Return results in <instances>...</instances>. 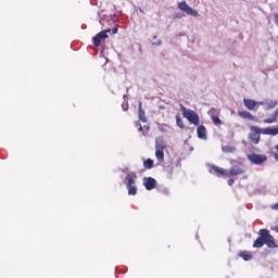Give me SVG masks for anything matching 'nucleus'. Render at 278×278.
<instances>
[{"label":"nucleus","instance_id":"f257e3e1","mask_svg":"<svg viewBox=\"0 0 278 278\" xmlns=\"http://www.w3.org/2000/svg\"><path fill=\"white\" fill-rule=\"evenodd\" d=\"M166 149V142L164 138L157 137L155 139V157L157 162H164V150Z\"/></svg>","mask_w":278,"mask_h":278},{"label":"nucleus","instance_id":"f03ea898","mask_svg":"<svg viewBox=\"0 0 278 278\" xmlns=\"http://www.w3.org/2000/svg\"><path fill=\"white\" fill-rule=\"evenodd\" d=\"M136 174H128L126 176V188L128 190V194L131 197H136V193L138 192V187H136Z\"/></svg>","mask_w":278,"mask_h":278},{"label":"nucleus","instance_id":"7ed1b4c3","mask_svg":"<svg viewBox=\"0 0 278 278\" xmlns=\"http://www.w3.org/2000/svg\"><path fill=\"white\" fill-rule=\"evenodd\" d=\"M181 112H182V116L187 118V121H189L191 125L199 126L200 121L197 112L190 109H186V106H181Z\"/></svg>","mask_w":278,"mask_h":278},{"label":"nucleus","instance_id":"20e7f679","mask_svg":"<svg viewBox=\"0 0 278 278\" xmlns=\"http://www.w3.org/2000/svg\"><path fill=\"white\" fill-rule=\"evenodd\" d=\"M260 236L265 240V244L268 247V249H277V243H275V238L271 237L268 229H261Z\"/></svg>","mask_w":278,"mask_h":278},{"label":"nucleus","instance_id":"39448f33","mask_svg":"<svg viewBox=\"0 0 278 278\" xmlns=\"http://www.w3.org/2000/svg\"><path fill=\"white\" fill-rule=\"evenodd\" d=\"M178 8L181 12L188 14V16H193V18H198V16H200L199 12L188 5L186 1L179 2Z\"/></svg>","mask_w":278,"mask_h":278},{"label":"nucleus","instance_id":"423d86ee","mask_svg":"<svg viewBox=\"0 0 278 278\" xmlns=\"http://www.w3.org/2000/svg\"><path fill=\"white\" fill-rule=\"evenodd\" d=\"M250 135H249V139L251 140V142H253L254 144H260V138H261V134H262V128L257 127V126H252L250 127Z\"/></svg>","mask_w":278,"mask_h":278},{"label":"nucleus","instance_id":"0eeeda50","mask_svg":"<svg viewBox=\"0 0 278 278\" xmlns=\"http://www.w3.org/2000/svg\"><path fill=\"white\" fill-rule=\"evenodd\" d=\"M110 31H112V30L105 29V30L98 33L97 36H94L92 38L94 47H99V45H101L102 40H105L106 38H109L108 34H110Z\"/></svg>","mask_w":278,"mask_h":278},{"label":"nucleus","instance_id":"6e6552de","mask_svg":"<svg viewBox=\"0 0 278 278\" xmlns=\"http://www.w3.org/2000/svg\"><path fill=\"white\" fill-rule=\"evenodd\" d=\"M248 160L251 162V164L260 165V164H264L267 157L266 155H262V154H249Z\"/></svg>","mask_w":278,"mask_h":278},{"label":"nucleus","instance_id":"1a4fd4ad","mask_svg":"<svg viewBox=\"0 0 278 278\" xmlns=\"http://www.w3.org/2000/svg\"><path fill=\"white\" fill-rule=\"evenodd\" d=\"M219 111L216 109H211L208 111V115L211 116V119L213 121V124L218 127V125H223V121H220V117H218Z\"/></svg>","mask_w":278,"mask_h":278},{"label":"nucleus","instance_id":"9d476101","mask_svg":"<svg viewBox=\"0 0 278 278\" xmlns=\"http://www.w3.org/2000/svg\"><path fill=\"white\" fill-rule=\"evenodd\" d=\"M243 105L247 108V110H250L251 112H256L257 110V101L253 99H243Z\"/></svg>","mask_w":278,"mask_h":278},{"label":"nucleus","instance_id":"9b49d317","mask_svg":"<svg viewBox=\"0 0 278 278\" xmlns=\"http://www.w3.org/2000/svg\"><path fill=\"white\" fill-rule=\"evenodd\" d=\"M244 173V166L242 165H235L228 173V176L236 177L238 175H242Z\"/></svg>","mask_w":278,"mask_h":278},{"label":"nucleus","instance_id":"f8f14e48","mask_svg":"<svg viewBox=\"0 0 278 278\" xmlns=\"http://www.w3.org/2000/svg\"><path fill=\"white\" fill-rule=\"evenodd\" d=\"M156 184H157V181L151 177L144 178V180H143V186H144L146 190H153V188H155Z\"/></svg>","mask_w":278,"mask_h":278},{"label":"nucleus","instance_id":"ddd939ff","mask_svg":"<svg viewBox=\"0 0 278 278\" xmlns=\"http://www.w3.org/2000/svg\"><path fill=\"white\" fill-rule=\"evenodd\" d=\"M261 132L263 136H278V127H267V128H261Z\"/></svg>","mask_w":278,"mask_h":278},{"label":"nucleus","instance_id":"4468645a","mask_svg":"<svg viewBox=\"0 0 278 278\" xmlns=\"http://www.w3.org/2000/svg\"><path fill=\"white\" fill-rule=\"evenodd\" d=\"M198 138L207 140V129H205V126H198Z\"/></svg>","mask_w":278,"mask_h":278},{"label":"nucleus","instance_id":"2eb2a0df","mask_svg":"<svg viewBox=\"0 0 278 278\" xmlns=\"http://www.w3.org/2000/svg\"><path fill=\"white\" fill-rule=\"evenodd\" d=\"M238 115H239L241 118H245L247 121H255V116H253V114H251V113L248 112V111H239V112H238Z\"/></svg>","mask_w":278,"mask_h":278},{"label":"nucleus","instance_id":"dca6fc26","mask_svg":"<svg viewBox=\"0 0 278 278\" xmlns=\"http://www.w3.org/2000/svg\"><path fill=\"white\" fill-rule=\"evenodd\" d=\"M217 173V175H222L224 177H229V173H227V169L218 167L216 165L211 166Z\"/></svg>","mask_w":278,"mask_h":278},{"label":"nucleus","instance_id":"f3484780","mask_svg":"<svg viewBox=\"0 0 278 278\" xmlns=\"http://www.w3.org/2000/svg\"><path fill=\"white\" fill-rule=\"evenodd\" d=\"M277 100H265V110H275L277 108Z\"/></svg>","mask_w":278,"mask_h":278},{"label":"nucleus","instance_id":"a211bd4d","mask_svg":"<svg viewBox=\"0 0 278 278\" xmlns=\"http://www.w3.org/2000/svg\"><path fill=\"white\" fill-rule=\"evenodd\" d=\"M264 244H265L264 237H262V235H260V237L254 241L253 248L254 249H262V247H264Z\"/></svg>","mask_w":278,"mask_h":278},{"label":"nucleus","instance_id":"6ab92c4d","mask_svg":"<svg viewBox=\"0 0 278 278\" xmlns=\"http://www.w3.org/2000/svg\"><path fill=\"white\" fill-rule=\"evenodd\" d=\"M277 116H278V113L275 112L270 117L265 118L263 123H265V125H273V123H277Z\"/></svg>","mask_w":278,"mask_h":278},{"label":"nucleus","instance_id":"aec40b11","mask_svg":"<svg viewBox=\"0 0 278 278\" xmlns=\"http://www.w3.org/2000/svg\"><path fill=\"white\" fill-rule=\"evenodd\" d=\"M139 121L147 123V116H144V110H142V102H139Z\"/></svg>","mask_w":278,"mask_h":278},{"label":"nucleus","instance_id":"412c9836","mask_svg":"<svg viewBox=\"0 0 278 278\" xmlns=\"http://www.w3.org/2000/svg\"><path fill=\"white\" fill-rule=\"evenodd\" d=\"M224 153H235L236 152V147L233 146H226L223 148Z\"/></svg>","mask_w":278,"mask_h":278},{"label":"nucleus","instance_id":"4be33fe9","mask_svg":"<svg viewBox=\"0 0 278 278\" xmlns=\"http://www.w3.org/2000/svg\"><path fill=\"white\" fill-rule=\"evenodd\" d=\"M240 256L244 260V262H249L250 260H253V255H251V253H248V252H242Z\"/></svg>","mask_w":278,"mask_h":278},{"label":"nucleus","instance_id":"5701e85b","mask_svg":"<svg viewBox=\"0 0 278 278\" xmlns=\"http://www.w3.org/2000/svg\"><path fill=\"white\" fill-rule=\"evenodd\" d=\"M144 168L151 169L153 168V160L148 159L147 161L143 162Z\"/></svg>","mask_w":278,"mask_h":278},{"label":"nucleus","instance_id":"b1692460","mask_svg":"<svg viewBox=\"0 0 278 278\" xmlns=\"http://www.w3.org/2000/svg\"><path fill=\"white\" fill-rule=\"evenodd\" d=\"M176 125L179 127V129H184V121L181 117H179V115L176 116Z\"/></svg>","mask_w":278,"mask_h":278},{"label":"nucleus","instance_id":"393cba45","mask_svg":"<svg viewBox=\"0 0 278 278\" xmlns=\"http://www.w3.org/2000/svg\"><path fill=\"white\" fill-rule=\"evenodd\" d=\"M257 104V110H260V105H263L264 108H266V101H258L256 102Z\"/></svg>","mask_w":278,"mask_h":278},{"label":"nucleus","instance_id":"a878e982","mask_svg":"<svg viewBox=\"0 0 278 278\" xmlns=\"http://www.w3.org/2000/svg\"><path fill=\"white\" fill-rule=\"evenodd\" d=\"M122 110H123L124 112H127V110H129V104L123 103V104H122Z\"/></svg>","mask_w":278,"mask_h":278},{"label":"nucleus","instance_id":"bb28decb","mask_svg":"<svg viewBox=\"0 0 278 278\" xmlns=\"http://www.w3.org/2000/svg\"><path fill=\"white\" fill-rule=\"evenodd\" d=\"M152 45H154L155 47H160V45H162V41L161 40H157L155 42H152Z\"/></svg>","mask_w":278,"mask_h":278},{"label":"nucleus","instance_id":"cd10ccee","mask_svg":"<svg viewBox=\"0 0 278 278\" xmlns=\"http://www.w3.org/2000/svg\"><path fill=\"white\" fill-rule=\"evenodd\" d=\"M112 34H118V27H114V28L112 29Z\"/></svg>","mask_w":278,"mask_h":278},{"label":"nucleus","instance_id":"c85d7f7f","mask_svg":"<svg viewBox=\"0 0 278 278\" xmlns=\"http://www.w3.org/2000/svg\"><path fill=\"white\" fill-rule=\"evenodd\" d=\"M233 184H235V180H233V179H229V180H228V186H233Z\"/></svg>","mask_w":278,"mask_h":278},{"label":"nucleus","instance_id":"c756f323","mask_svg":"<svg viewBox=\"0 0 278 278\" xmlns=\"http://www.w3.org/2000/svg\"><path fill=\"white\" fill-rule=\"evenodd\" d=\"M143 128H142V125L138 124V131H142Z\"/></svg>","mask_w":278,"mask_h":278},{"label":"nucleus","instance_id":"7c9ffc66","mask_svg":"<svg viewBox=\"0 0 278 278\" xmlns=\"http://www.w3.org/2000/svg\"><path fill=\"white\" fill-rule=\"evenodd\" d=\"M275 24L278 26V15H275Z\"/></svg>","mask_w":278,"mask_h":278},{"label":"nucleus","instance_id":"2f4dec72","mask_svg":"<svg viewBox=\"0 0 278 278\" xmlns=\"http://www.w3.org/2000/svg\"><path fill=\"white\" fill-rule=\"evenodd\" d=\"M144 129H146L147 131H149V126H144Z\"/></svg>","mask_w":278,"mask_h":278},{"label":"nucleus","instance_id":"473e14b6","mask_svg":"<svg viewBox=\"0 0 278 278\" xmlns=\"http://www.w3.org/2000/svg\"><path fill=\"white\" fill-rule=\"evenodd\" d=\"M275 231L278 233V226L275 227Z\"/></svg>","mask_w":278,"mask_h":278},{"label":"nucleus","instance_id":"72a5a7b5","mask_svg":"<svg viewBox=\"0 0 278 278\" xmlns=\"http://www.w3.org/2000/svg\"><path fill=\"white\" fill-rule=\"evenodd\" d=\"M274 208H275V210H278V204H276V205L274 206Z\"/></svg>","mask_w":278,"mask_h":278},{"label":"nucleus","instance_id":"f704fd0d","mask_svg":"<svg viewBox=\"0 0 278 278\" xmlns=\"http://www.w3.org/2000/svg\"><path fill=\"white\" fill-rule=\"evenodd\" d=\"M275 160H278V154H275Z\"/></svg>","mask_w":278,"mask_h":278},{"label":"nucleus","instance_id":"c9c22d12","mask_svg":"<svg viewBox=\"0 0 278 278\" xmlns=\"http://www.w3.org/2000/svg\"><path fill=\"white\" fill-rule=\"evenodd\" d=\"M276 150L278 151V144L276 146Z\"/></svg>","mask_w":278,"mask_h":278}]
</instances>
